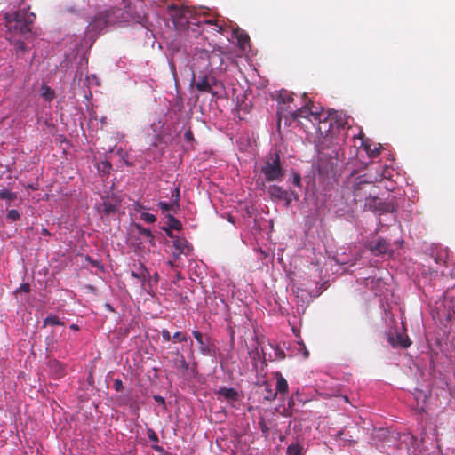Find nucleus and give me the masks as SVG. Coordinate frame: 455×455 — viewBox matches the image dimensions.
I'll return each mask as SVG.
<instances>
[{
  "label": "nucleus",
  "mask_w": 455,
  "mask_h": 455,
  "mask_svg": "<svg viewBox=\"0 0 455 455\" xmlns=\"http://www.w3.org/2000/svg\"><path fill=\"white\" fill-rule=\"evenodd\" d=\"M342 194L343 197L347 200V204H361L366 210L370 199L377 195V187L373 180H369L366 178L365 174L351 176L346 181Z\"/></svg>",
  "instance_id": "1"
},
{
  "label": "nucleus",
  "mask_w": 455,
  "mask_h": 455,
  "mask_svg": "<svg viewBox=\"0 0 455 455\" xmlns=\"http://www.w3.org/2000/svg\"><path fill=\"white\" fill-rule=\"evenodd\" d=\"M256 171L259 177H263L262 186L266 182H281L284 180L286 170L284 169L279 152H269L266 156L256 164Z\"/></svg>",
  "instance_id": "2"
},
{
  "label": "nucleus",
  "mask_w": 455,
  "mask_h": 455,
  "mask_svg": "<svg viewBox=\"0 0 455 455\" xmlns=\"http://www.w3.org/2000/svg\"><path fill=\"white\" fill-rule=\"evenodd\" d=\"M36 15L28 9L22 8L4 14L5 26L9 32L15 35H25L31 31Z\"/></svg>",
  "instance_id": "3"
},
{
  "label": "nucleus",
  "mask_w": 455,
  "mask_h": 455,
  "mask_svg": "<svg viewBox=\"0 0 455 455\" xmlns=\"http://www.w3.org/2000/svg\"><path fill=\"white\" fill-rule=\"evenodd\" d=\"M122 7H114L106 10L111 25L127 23L130 21L140 22L141 16L136 11L135 4H132L130 1L122 0Z\"/></svg>",
  "instance_id": "4"
},
{
  "label": "nucleus",
  "mask_w": 455,
  "mask_h": 455,
  "mask_svg": "<svg viewBox=\"0 0 455 455\" xmlns=\"http://www.w3.org/2000/svg\"><path fill=\"white\" fill-rule=\"evenodd\" d=\"M317 120L318 132L325 138H332L344 126L342 120L337 118V114H331L323 119H321V115L319 114Z\"/></svg>",
  "instance_id": "5"
},
{
  "label": "nucleus",
  "mask_w": 455,
  "mask_h": 455,
  "mask_svg": "<svg viewBox=\"0 0 455 455\" xmlns=\"http://www.w3.org/2000/svg\"><path fill=\"white\" fill-rule=\"evenodd\" d=\"M267 193L273 201H283L286 206H290L293 200H298L299 196L294 191H288L278 185H270Z\"/></svg>",
  "instance_id": "6"
},
{
  "label": "nucleus",
  "mask_w": 455,
  "mask_h": 455,
  "mask_svg": "<svg viewBox=\"0 0 455 455\" xmlns=\"http://www.w3.org/2000/svg\"><path fill=\"white\" fill-rule=\"evenodd\" d=\"M366 209L383 214L394 212L396 209V205L393 199L382 201L377 196V195H375L373 198L370 199Z\"/></svg>",
  "instance_id": "7"
},
{
  "label": "nucleus",
  "mask_w": 455,
  "mask_h": 455,
  "mask_svg": "<svg viewBox=\"0 0 455 455\" xmlns=\"http://www.w3.org/2000/svg\"><path fill=\"white\" fill-rule=\"evenodd\" d=\"M111 25L106 11L100 12L95 15L93 20L90 22L87 27L88 31H93L100 33L104 28Z\"/></svg>",
  "instance_id": "8"
},
{
  "label": "nucleus",
  "mask_w": 455,
  "mask_h": 455,
  "mask_svg": "<svg viewBox=\"0 0 455 455\" xmlns=\"http://www.w3.org/2000/svg\"><path fill=\"white\" fill-rule=\"evenodd\" d=\"M291 116L293 121H299L301 118H306L309 119L311 122H315L317 121L319 113L317 111H313L311 108H309L308 103H306L303 107L292 111Z\"/></svg>",
  "instance_id": "9"
},
{
  "label": "nucleus",
  "mask_w": 455,
  "mask_h": 455,
  "mask_svg": "<svg viewBox=\"0 0 455 455\" xmlns=\"http://www.w3.org/2000/svg\"><path fill=\"white\" fill-rule=\"evenodd\" d=\"M201 59L207 60V66L211 68H220L224 62L222 52L220 49L212 52H205L200 53Z\"/></svg>",
  "instance_id": "10"
},
{
  "label": "nucleus",
  "mask_w": 455,
  "mask_h": 455,
  "mask_svg": "<svg viewBox=\"0 0 455 455\" xmlns=\"http://www.w3.org/2000/svg\"><path fill=\"white\" fill-rule=\"evenodd\" d=\"M215 394L219 400H226L228 402H236L239 400V394L233 387H220Z\"/></svg>",
  "instance_id": "11"
},
{
  "label": "nucleus",
  "mask_w": 455,
  "mask_h": 455,
  "mask_svg": "<svg viewBox=\"0 0 455 455\" xmlns=\"http://www.w3.org/2000/svg\"><path fill=\"white\" fill-rule=\"evenodd\" d=\"M387 339L393 347H401L407 348L411 345L409 337L403 333L396 332L395 335L389 334Z\"/></svg>",
  "instance_id": "12"
},
{
  "label": "nucleus",
  "mask_w": 455,
  "mask_h": 455,
  "mask_svg": "<svg viewBox=\"0 0 455 455\" xmlns=\"http://www.w3.org/2000/svg\"><path fill=\"white\" fill-rule=\"evenodd\" d=\"M194 338L199 345V350L204 355H211L212 353V343L209 339H204L203 335L198 331H193Z\"/></svg>",
  "instance_id": "13"
},
{
  "label": "nucleus",
  "mask_w": 455,
  "mask_h": 455,
  "mask_svg": "<svg viewBox=\"0 0 455 455\" xmlns=\"http://www.w3.org/2000/svg\"><path fill=\"white\" fill-rule=\"evenodd\" d=\"M173 246L178 251V253L173 252V256L178 258L180 254H188L192 248L189 246L188 241L185 238L175 237L173 239Z\"/></svg>",
  "instance_id": "14"
},
{
  "label": "nucleus",
  "mask_w": 455,
  "mask_h": 455,
  "mask_svg": "<svg viewBox=\"0 0 455 455\" xmlns=\"http://www.w3.org/2000/svg\"><path fill=\"white\" fill-rule=\"evenodd\" d=\"M370 249L375 255H383L391 251L390 243L386 239H379L371 245Z\"/></svg>",
  "instance_id": "15"
},
{
  "label": "nucleus",
  "mask_w": 455,
  "mask_h": 455,
  "mask_svg": "<svg viewBox=\"0 0 455 455\" xmlns=\"http://www.w3.org/2000/svg\"><path fill=\"white\" fill-rule=\"evenodd\" d=\"M360 135L359 139L361 140V146L363 147L368 156L371 158L377 157L379 155L382 147L379 144L378 146L371 144L368 140H364L363 139L362 133Z\"/></svg>",
  "instance_id": "16"
},
{
  "label": "nucleus",
  "mask_w": 455,
  "mask_h": 455,
  "mask_svg": "<svg viewBox=\"0 0 455 455\" xmlns=\"http://www.w3.org/2000/svg\"><path fill=\"white\" fill-rule=\"evenodd\" d=\"M48 367L54 379H60L65 375L64 365L55 359L49 361Z\"/></svg>",
  "instance_id": "17"
},
{
  "label": "nucleus",
  "mask_w": 455,
  "mask_h": 455,
  "mask_svg": "<svg viewBox=\"0 0 455 455\" xmlns=\"http://www.w3.org/2000/svg\"><path fill=\"white\" fill-rule=\"evenodd\" d=\"M196 88L197 91L202 92H208L212 95H217V92H214L211 88V80L208 76L204 75L199 78V80L196 83Z\"/></svg>",
  "instance_id": "18"
},
{
  "label": "nucleus",
  "mask_w": 455,
  "mask_h": 455,
  "mask_svg": "<svg viewBox=\"0 0 455 455\" xmlns=\"http://www.w3.org/2000/svg\"><path fill=\"white\" fill-rule=\"evenodd\" d=\"M274 377L276 380L275 391L280 395H286L288 393V382L279 371L274 373Z\"/></svg>",
  "instance_id": "19"
},
{
  "label": "nucleus",
  "mask_w": 455,
  "mask_h": 455,
  "mask_svg": "<svg viewBox=\"0 0 455 455\" xmlns=\"http://www.w3.org/2000/svg\"><path fill=\"white\" fill-rule=\"evenodd\" d=\"M169 11L172 19L179 22H182V19H185L187 12H188V8H179L175 5L170 6Z\"/></svg>",
  "instance_id": "20"
},
{
  "label": "nucleus",
  "mask_w": 455,
  "mask_h": 455,
  "mask_svg": "<svg viewBox=\"0 0 455 455\" xmlns=\"http://www.w3.org/2000/svg\"><path fill=\"white\" fill-rule=\"evenodd\" d=\"M134 227L139 234L144 235L152 245H155V236L149 229L144 228L141 224L139 223H136Z\"/></svg>",
  "instance_id": "21"
},
{
  "label": "nucleus",
  "mask_w": 455,
  "mask_h": 455,
  "mask_svg": "<svg viewBox=\"0 0 455 455\" xmlns=\"http://www.w3.org/2000/svg\"><path fill=\"white\" fill-rule=\"evenodd\" d=\"M131 275L136 279L144 282L148 277L149 273L147 270V268L142 264H140L138 268V271H132Z\"/></svg>",
  "instance_id": "22"
},
{
  "label": "nucleus",
  "mask_w": 455,
  "mask_h": 455,
  "mask_svg": "<svg viewBox=\"0 0 455 455\" xmlns=\"http://www.w3.org/2000/svg\"><path fill=\"white\" fill-rule=\"evenodd\" d=\"M174 364L178 370H180L182 373H185L188 370V363L186 362L185 357L182 355H178V358L175 360Z\"/></svg>",
  "instance_id": "23"
},
{
  "label": "nucleus",
  "mask_w": 455,
  "mask_h": 455,
  "mask_svg": "<svg viewBox=\"0 0 455 455\" xmlns=\"http://www.w3.org/2000/svg\"><path fill=\"white\" fill-rule=\"evenodd\" d=\"M17 197V193L11 192L6 188H3L0 190V199L2 200H6L7 202L10 203L16 200Z\"/></svg>",
  "instance_id": "24"
},
{
  "label": "nucleus",
  "mask_w": 455,
  "mask_h": 455,
  "mask_svg": "<svg viewBox=\"0 0 455 455\" xmlns=\"http://www.w3.org/2000/svg\"><path fill=\"white\" fill-rule=\"evenodd\" d=\"M303 447L298 443H292L287 447V455H302Z\"/></svg>",
  "instance_id": "25"
},
{
  "label": "nucleus",
  "mask_w": 455,
  "mask_h": 455,
  "mask_svg": "<svg viewBox=\"0 0 455 455\" xmlns=\"http://www.w3.org/2000/svg\"><path fill=\"white\" fill-rule=\"evenodd\" d=\"M168 220V227L173 228L174 230H180L182 228V225L179 220H177L173 215L168 214L166 215Z\"/></svg>",
  "instance_id": "26"
},
{
  "label": "nucleus",
  "mask_w": 455,
  "mask_h": 455,
  "mask_svg": "<svg viewBox=\"0 0 455 455\" xmlns=\"http://www.w3.org/2000/svg\"><path fill=\"white\" fill-rule=\"evenodd\" d=\"M47 325H62V323L58 316L50 315L44 320V327Z\"/></svg>",
  "instance_id": "27"
},
{
  "label": "nucleus",
  "mask_w": 455,
  "mask_h": 455,
  "mask_svg": "<svg viewBox=\"0 0 455 455\" xmlns=\"http://www.w3.org/2000/svg\"><path fill=\"white\" fill-rule=\"evenodd\" d=\"M103 212L108 215L116 211V205L110 201H105L102 204Z\"/></svg>",
  "instance_id": "28"
},
{
  "label": "nucleus",
  "mask_w": 455,
  "mask_h": 455,
  "mask_svg": "<svg viewBox=\"0 0 455 455\" xmlns=\"http://www.w3.org/2000/svg\"><path fill=\"white\" fill-rule=\"evenodd\" d=\"M42 96L45 100H52L54 98V92L49 86H43Z\"/></svg>",
  "instance_id": "29"
},
{
  "label": "nucleus",
  "mask_w": 455,
  "mask_h": 455,
  "mask_svg": "<svg viewBox=\"0 0 455 455\" xmlns=\"http://www.w3.org/2000/svg\"><path fill=\"white\" fill-rule=\"evenodd\" d=\"M158 207L163 211V212H167V211H171V210H175L177 209L175 204L173 203H165V202H159L158 203Z\"/></svg>",
  "instance_id": "30"
},
{
  "label": "nucleus",
  "mask_w": 455,
  "mask_h": 455,
  "mask_svg": "<svg viewBox=\"0 0 455 455\" xmlns=\"http://www.w3.org/2000/svg\"><path fill=\"white\" fill-rule=\"evenodd\" d=\"M6 218L12 221H17L20 218V214L17 210L12 209L8 211Z\"/></svg>",
  "instance_id": "31"
},
{
  "label": "nucleus",
  "mask_w": 455,
  "mask_h": 455,
  "mask_svg": "<svg viewBox=\"0 0 455 455\" xmlns=\"http://www.w3.org/2000/svg\"><path fill=\"white\" fill-rule=\"evenodd\" d=\"M140 219L148 223H154L156 220V217L154 214L148 212H142Z\"/></svg>",
  "instance_id": "32"
},
{
  "label": "nucleus",
  "mask_w": 455,
  "mask_h": 455,
  "mask_svg": "<svg viewBox=\"0 0 455 455\" xmlns=\"http://www.w3.org/2000/svg\"><path fill=\"white\" fill-rule=\"evenodd\" d=\"M172 197L173 198V204H175L176 208L180 207V188H175L172 190Z\"/></svg>",
  "instance_id": "33"
},
{
  "label": "nucleus",
  "mask_w": 455,
  "mask_h": 455,
  "mask_svg": "<svg viewBox=\"0 0 455 455\" xmlns=\"http://www.w3.org/2000/svg\"><path fill=\"white\" fill-rule=\"evenodd\" d=\"M280 99L283 103H290L293 101V96L288 92L280 94Z\"/></svg>",
  "instance_id": "34"
},
{
  "label": "nucleus",
  "mask_w": 455,
  "mask_h": 455,
  "mask_svg": "<svg viewBox=\"0 0 455 455\" xmlns=\"http://www.w3.org/2000/svg\"><path fill=\"white\" fill-rule=\"evenodd\" d=\"M292 183L294 186L301 188V177L299 172H293L292 174Z\"/></svg>",
  "instance_id": "35"
},
{
  "label": "nucleus",
  "mask_w": 455,
  "mask_h": 455,
  "mask_svg": "<svg viewBox=\"0 0 455 455\" xmlns=\"http://www.w3.org/2000/svg\"><path fill=\"white\" fill-rule=\"evenodd\" d=\"M173 339H175L176 340L180 341V342H185L187 341V336L186 334L180 332V331H177L174 333V335L172 336Z\"/></svg>",
  "instance_id": "36"
},
{
  "label": "nucleus",
  "mask_w": 455,
  "mask_h": 455,
  "mask_svg": "<svg viewBox=\"0 0 455 455\" xmlns=\"http://www.w3.org/2000/svg\"><path fill=\"white\" fill-rule=\"evenodd\" d=\"M250 41V38H249V36L246 35V34H241L239 36H238V42L239 44L243 46L245 44L249 43Z\"/></svg>",
  "instance_id": "37"
},
{
  "label": "nucleus",
  "mask_w": 455,
  "mask_h": 455,
  "mask_svg": "<svg viewBox=\"0 0 455 455\" xmlns=\"http://www.w3.org/2000/svg\"><path fill=\"white\" fill-rule=\"evenodd\" d=\"M30 291V285L28 283H23L21 284L19 289L16 290V293L18 292H25L28 293Z\"/></svg>",
  "instance_id": "38"
},
{
  "label": "nucleus",
  "mask_w": 455,
  "mask_h": 455,
  "mask_svg": "<svg viewBox=\"0 0 455 455\" xmlns=\"http://www.w3.org/2000/svg\"><path fill=\"white\" fill-rule=\"evenodd\" d=\"M113 387L115 390L117 392L122 391L124 389L123 382L119 379H115Z\"/></svg>",
  "instance_id": "39"
},
{
  "label": "nucleus",
  "mask_w": 455,
  "mask_h": 455,
  "mask_svg": "<svg viewBox=\"0 0 455 455\" xmlns=\"http://www.w3.org/2000/svg\"><path fill=\"white\" fill-rule=\"evenodd\" d=\"M148 437L150 441L152 442H155V443H157L158 442V437H157V435L156 434V432L152 429H148Z\"/></svg>",
  "instance_id": "40"
},
{
  "label": "nucleus",
  "mask_w": 455,
  "mask_h": 455,
  "mask_svg": "<svg viewBox=\"0 0 455 455\" xmlns=\"http://www.w3.org/2000/svg\"><path fill=\"white\" fill-rule=\"evenodd\" d=\"M184 138L188 142L194 140V135L190 128L185 132Z\"/></svg>",
  "instance_id": "41"
},
{
  "label": "nucleus",
  "mask_w": 455,
  "mask_h": 455,
  "mask_svg": "<svg viewBox=\"0 0 455 455\" xmlns=\"http://www.w3.org/2000/svg\"><path fill=\"white\" fill-rule=\"evenodd\" d=\"M277 392H273L271 389L267 390V395L265 396L266 400L273 401L276 398Z\"/></svg>",
  "instance_id": "42"
},
{
  "label": "nucleus",
  "mask_w": 455,
  "mask_h": 455,
  "mask_svg": "<svg viewBox=\"0 0 455 455\" xmlns=\"http://www.w3.org/2000/svg\"><path fill=\"white\" fill-rule=\"evenodd\" d=\"M205 23L216 26L218 28V31L222 30V26L218 24V20H216V19L207 20H205Z\"/></svg>",
  "instance_id": "43"
},
{
  "label": "nucleus",
  "mask_w": 455,
  "mask_h": 455,
  "mask_svg": "<svg viewBox=\"0 0 455 455\" xmlns=\"http://www.w3.org/2000/svg\"><path fill=\"white\" fill-rule=\"evenodd\" d=\"M163 230L164 231V233L166 234V235L168 237L172 238V239H174L176 237L172 233V230H174L173 228H171L170 227H164V228H163Z\"/></svg>",
  "instance_id": "44"
},
{
  "label": "nucleus",
  "mask_w": 455,
  "mask_h": 455,
  "mask_svg": "<svg viewBox=\"0 0 455 455\" xmlns=\"http://www.w3.org/2000/svg\"><path fill=\"white\" fill-rule=\"evenodd\" d=\"M161 335H162V337H163L164 341H170L171 340L172 337H171L170 332L167 330H165V329L162 330Z\"/></svg>",
  "instance_id": "45"
},
{
  "label": "nucleus",
  "mask_w": 455,
  "mask_h": 455,
  "mask_svg": "<svg viewBox=\"0 0 455 455\" xmlns=\"http://www.w3.org/2000/svg\"><path fill=\"white\" fill-rule=\"evenodd\" d=\"M287 404L290 409H291V410L294 409L296 403H295V397L293 395L288 400Z\"/></svg>",
  "instance_id": "46"
},
{
  "label": "nucleus",
  "mask_w": 455,
  "mask_h": 455,
  "mask_svg": "<svg viewBox=\"0 0 455 455\" xmlns=\"http://www.w3.org/2000/svg\"><path fill=\"white\" fill-rule=\"evenodd\" d=\"M86 260L89 261L92 266L99 267H100V261L92 259L91 257L86 256Z\"/></svg>",
  "instance_id": "47"
},
{
  "label": "nucleus",
  "mask_w": 455,
  "mask_h": 455,
  "mask_svg": "<svg viewBox=\"0 0 455 455\" xmlns=\"http://www.w3.org/2000/svg\"><path fill=\"white\" fill-rule=\"evenodd\" d=\"M154 400H155L156 403H160V404H163V405H164V404H165L164 398V397H162L161 395H155V396H154Z\"/></svg>",
  "instance_id": "48"
},
{
  "label": "nucleus",
  "mask_w": 455,
  "mask_h": 455,
  "mask_svg": "<svg viewBox=\"0 0 455 455\" xmlns=\"http://www.w3.org/2000/svg\"><path fill=\"white\" fill-rule=\"evenodd\" d=\"M211 80V88L212 89L213 86H216L218 84V81L214 76H209Z\"/></svg>",
  "instance_id": "49"
},
{
  "label": "nucleus",
  "mask_w": 455,
  "mask_h": 455,
  "mask_svg": "<svg viewBox=\"0 0 455 455\" xmlns=\"http://www.w3.org/2000/svg\"><path fill=\"white\" fill-rule=\"evenodd\" d=\"M299 345L302 347V348L304 350V357L307 358L308 356V355H309V352L306 348L304 343H299Z\"/></svg>",
  "instance_id": "50"
},
{
  "label": "nucleus",
  "mask_w": 455,
  "mask_h": 455,
  "mask_svg": "<svg viewBox=\"0 0 455 455\" xmlns=\"http://www.w3.org/2000/svg\"><path fill=\"white\" fill-rule=\"evenodd\" d=\"M18 47L20 50L24 51L25 50V44L23 42H18Z\"/></svg>",
  "instance_id": "51"
},
{
  "label": "nucleus",
  "mask_w": 455,
  "mask_h": 455,
  "mask_svg": "<svg viewBox=\"0 0 455 455\" xmlns=\"http://www.w3.org/2000/svg\"><path fill=\"white\" fill-rule=\"evenodd\" d=\"M42 234H43L44 235H50L49 231H48L46 228H44V229L42 230Z\"/></svg>",
  "instance_id": "52"
},
{
  "label": "nucleus",
  "mask_w": 455,
  "mask_h": 455,
  "mask_svg": "<svg viewBox=\"0 0 455 455\" xmlns=\"http://www.w3.org/2000/svg\"><path fill=\"white\" fill-rule=\"evenodd\" d=\"M70 328H71L72 330H76V331H77V330H78V326H77L76 324H72V325L70 326Z\"/></svg>",
  "instance_id": "53"
},
{
  "label": "nucleus",
  "mask_w": 455,
  "mask_h": 455,
  "mask_svg": "<svg viewBox=\"0 0 455 455\" xmlns=\"http://www.w3.org/2000/svg\"><path fill=\"white\" fill-rule=\"evenodd\" d=\"M279 355H280V357H281L282 359H283V358L285 357V355H284V353H283V352L279 353Z\"/></svg>",
  "instance_id": "54"
},
{
  "label": "nucleus",
  "mask_w": 455,
  "mask_h": 455,
  "mask_svg": "<svg viewBox=\"0 0 455 455\" xmlns=\"http://www.w3.org/2000/svg\"><path fill=\"white\" fill-rule=\"evenodd\" d=\"M155 278H156V279H157V278H158V274H157V273L155 275Z\"/></svg>",
  "instance_id": "55"
},
{
  "label": "nucleus",
  "mask_w": 455,
  "mask_h": 455,
  "mask_svg": "<svg viewBox=\"0 0 455 455\" xmlns=\"http://www.w3.org/2000/svg\"><path fill=\"white\" fill-rule=\"evenodd\" d=\"M346 402H348V398L347 396L344 397Z\"/></svg>",
  "instance_id": "56"
}]
</instances>
